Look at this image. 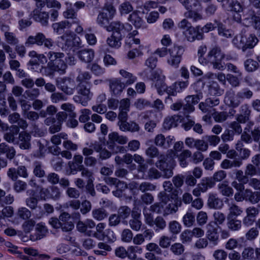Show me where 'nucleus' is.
<instances>
[{
    "label": "nucleus",
    "instance_id": "nucleus-1",
    "mask_svg": "<svg viewBox=\"0 0 260 260\" xmlns=\"http://www.w3.org/2000/svg\"><path fill=\"white\" fill-rule=\"evenodd\" d=\"M184 52V49L182 46L174 45L169 49L166 47L158 48L155 53L160 57L166 56L169 53L167 63L171 67L177 69L179 67Z\"/></svg>",
    "mask_w": 260,
    "mask_h": 260
},
{
    "label": "nucleus",
    "instance_id": "nucleus-2",
    "mask_svg": "<svg viewBox=\"0 0 260 260\" xmlns=\"http://www.w3.org/2000/svg\"><path fill=\"white\" fill-rule=\"evenodd\" d=\"M258 41L255 35L242 31L240 34L234 37L232 42L235 46L245 52L247 49L253 48Z\"/></svg>",
    "mask_w": 260,
    "mask_h": 260
},
{
    "label": "nucleus",
    "instance_id": "nucleus-3",
    "mask_svg": "<svg viewBox=\"0 0 260 260\" xmlns=\"http://www.w3.org/2000/svg\"><path fill=\"white\" fill-rule=\"evenodd\" d=\"M47 57L48 59L47 67L53 70H57L60 74H64L67 68V64L63 58L64 57V53L59 52L49 51L47 53Z\"/></svg>",
    "mask_w": 260,
    "mask_h": 260
},
{
    "label": "nucleus",
    "instance_id": "nucleus-4",
    "mask_svg": "<svg viewBox=\"0 0 260 260\" xmlns=\"http://www.w3.org/2000/svg\"><path fill=\"white\" fill-rule=\"evenodd\" d=\"M155 166L161 171V177L169 178L173 175V169L176 164L175 160L168 159V155H161L155 164Z\"/></svg>",
    "mask_w": 260,
    "mask_h": 260
},
{
    "label": "nucleus",
    "instance_id": "nucleus-5",
    "mask_svg": "<svg viewBox=\"0 0 260 260\" xmlns=\"http://www.w3.org/2000/svg\"><path fill=\"white\" fill-rule=\"evenodd\" d=\"M95 227L96 231H92L91 236L101 241L106 240L110 242L116 240V238L113 231L109 229L105 230L106 225L104 223H99Z\"/></svg>",
    "mask_w": 260,
    "mask_h": 260
},
{
    "label": "nucleus",
    "instance_id": "nucleus-6",
    "mask_svg": "<svg viewBox=\"0 0 260 260\" xmlns=\"http://www.w3.org/2000/svg\"><path fill=\"white\" fill-rule=\"evenodd\" d=\"M207 55L208 59L210 60V63L213 65L214 69L220 71L224 70V65L221 61L224 58V54L222 52L219 47H213L208 52Z\"/></svg>",
    "mask_w": 260,
    "mask_h": 260
},
{
    "label": "nucleus",
    "instance_id": "nucleus-7",
    "mask_svg": "<svg viewBox=\"0 0 260 260\" xmlns=\"http://www.w3.org/2000/svg\"><path fill=\"white\" fill-rule=\"evenodd\" d=\"M77 89L79 95L74 96L75 101L81 103L82 105H86L87 102L91 100L93 95L90 92V84H78Z\"/></svg>",
    "mask_w": 260,
    "mask_h": 260
},
{
    "label": "nucleus",
    "instance_id": "nucleus-8",
    "mask_svg": "<svg viewBox=\"0 0 260 260\" xmlns=\"http://www.w3.org/2000/svg\"><path fill=\"white\" fill-rule=\"evenodd\" d=\"M67 117V115H51L45 120V123L50 125L49 131L51 134L59 132L61 129V122Z\"/></svg>",
    "mask_w": 260,
    "mask_h": 260
},
{
    "label": "nucleus",
    "instance_id": "nucleus-9",
    "mask_svg": "<svg viewBox=\"0 0 260 260\" xmlns=\"http://www.w3.org/2000/svg\"><path fill=\"white\" fill-rule=\"evenodd\" d=\"M39 193L41 199L43 200L47 199H52L55 201L58 200L61 195L59 188L53 185L50 186L48 188L41 187Z\"/></svg>",
    "mask_w": 260,
    "mask_h": 260
},
{
    "label": "nucleus",
    "instance_id": "nucleus-10",
    "mask_svg": "<svg viewBox=\"0 0 260 260\" xmlns=\"http://www.w3.org/2000/svg\"><path fill=\"white\" fill-rule=\"evenodd\" d=\"M64 44L62 48H70L73 47H77L80 45V38L70 31L66 32L60 37Z\"/></svg>",
    "mask_w": 260,
    "mask_h": 260
},
{
    "label": "nucleus",
    "instance_id": "nucleus-11",
    "mask_svg": "<svg viewBox=\"0 0 260 260\" xmlns=\"http://www.w3.org/2000/svg\"><path fill=\"white\" fill-rule=\"evenodd\" d=\"M118 125L121 130L123 131H131L132 132H137L139 130L138 124L133 122L131 123L127 122V115H118Z\"/></svg>",
    "mask_w": 260,
    "mask_h": 260
},
{
    "label": "nucleus",
    "instance_id": "nucleus-12",
    "mask_svg": "<svg viewBox=\"0 0 260 260\" xmlns=\"http://www.w3.org/2000/svg\"><path fill=\"white\" fill-rule=\"evenodd\" d=\"M95 226V222L91 219H86L84 221H79L76 225L77 229L79 232L89 237H91L92 232L91 229L94 228Z\"/></svg>",
    "mask_w": 260,
    "mask_h": 260
},
{
    "label": "nucleus",
    "instance_id": "nucleus-13",
    "mask_svg": "<svg viewBox=\"0 0 260 260\" xmlns=\"http://www.w3.org/2000/svg\"><path fill=\"white\" fill-rule=\"evenodd\" d=\"M243 21L245 25H252L255 29L260 26V18L252 10H248L243 15Z\"/></svg>",
    "mask_w": 260,
    "mask_h": 260
},
{
    "label": "nucleus",
    "instance_id": "nucleus-14",
    "mask_svg": "<svg viewBox=\"0 0 260 260\" xmlns=\"http://www.w3.org/2000/svg\"><path fill=\"white\" fill-rule=\"evenodd\" d=\"M57 85L64 93L68 95L73 94L74 92V82L71 78L64 77L61 79L60 83Z\"/></svg>",
    "mask_w": 260,
    "mask_h": 260
},
{
    "label": "nucleus",
    "instance_id": "nucleus-15",
    "mask_svg": "<svg viewBox=\"0 0 260 260\" xmlns=\"http://www.w3.org/2000/svg\"><path fill=\"white\" fill-rule=\"evenodd\" d=\"M200 27L191 26L188 30L183 31L184 35L185 36L187 41L189 42H193L196 40H201L203 38V34L199 31Z\"/></svg>",
    "mask_w": 260,
    "mask_h": 260
},
{
    "label": "nucleus",
    "instance_id": "nucleus-16",
    "mask_svg": "<svg viewBox=\"0 0 260 260\" xmlns=\"http://www.w3.org/2000/svg\"><path fill=\"white\" fill-rule=\"evenodd\" d=\"M206 238L213 245H217L219 241V236L217 229L214 226V223L210 222L206 225Z\"/></svg>",
    "mask_w": 260,
    "mask_h": 260
},
{
    "label": "nucleus",
    "instance_id": "nucleus-17",
    "mask_svg": "<svg viewBox=\"0 0 260 260\" xmlns=\"http://www.w3.org/2000/svg\"><path fill=\"white\" fill-rule=\"evenodd\" d=\"M109 86L112 94L117 96L122 93L126 86L120 80L115 79L110 81Z\"/></svg>",
    "mask_w": 260,
    "mask_h": 260
},
{
    "label": "nucleus",
    "instance_id": "nucleus-18",
    "mask_svg": "<svg viewBox=\"0 0 260 260\" xmlns=\"http://www.w3.org/2000/svg\"><path fill=\"white\" fill-rule=\"evenodd\" d=\"M182 205L181 200H175L173 202H168L164 206V216H166L170 214L175 213L178 209V207Z\"/></svg>",
    "mask_w": 260,
    "mask_h": 260
},
{
    "label": "nucleus",
    "instance_id": "nucleus-19",
    "mask_svg": "<svg viewBox=\"0 0 260 260\" xmlns=\"http://www.w3.org/2000/svg\"><path fill=\"white\" fill-rule=\"evenodd\" d=\"M83 157L81 155H75L73 160L69 162L68 165L71 171L74 173V172H77L84 167L83 165Z\"/></svg>",
    "mask_w": 260,
    "mask_h": 260
},
{
    "label": "nucleus",
    "instance_id": "nucleus-20",
    "mask_svg": "<svg viewBox=\"0 0 260 260\" xmlns=\"http://www.w3.org/2000/svg\"><path fill=\"white\" fill-rule=\"evenodd\" d=\"M207 205L210 209H219L222 207L223 202L216 194L212 193L209 194Z\"/></svg>",
    "mask_w": 260,
    "mask_h": 260
},
{
    "label": "nucleus",
    "instance_id": "nucleus-21",
    "mask_svg": "<svg viewBox=\"0 0 260 260\" xmlns=\"http://www.w3.org/2000/svg\"><path fill=\"white\" fill-rule=\"evenodd\" d=\"M108 138L109 141L108 142V143L110 148L113 146L115 142H117L119 144H125L128 141V139L126 137L120 136L116 132L109 134Z\"/></svg>",
    "mask_w": 260,
    "mask_h": 260
},
{
    "label": "nucleus",
    "instance_id": "nucleus-22",
    "mask_svg": "<svg viewBox=\"0 0 260 260\" xmlns=\"http://www.w3.org/2000/svg\"><path fill=\"white\" fill-rule=\"evenodd\" d=\"M48 233V230L46 227L42 223H38L35 228V233L30 236V239L32 241L40 240L46 236Z\"/></svg>",
    "mask_w": 260,
    "mask_h": 260
},
{
    "label": "nucleus",
    "instance_id": "nucleus-23",
    "mask_svg": "<svg viewBox=\"0 0 260 260\" xmlns=\"http://www.w3.org/2000/svg\"><path fill=\"white\" fill-rule=\"evenodd\" d=\"M179 120V123H182V126L185 131L189 130L194 124L195 122L192 120L189 115H175Z\"/></svg>",
    "mask_w": 260,
    "mask_h": 260
},
{
    "label": "nucleus",
    "instance_id": "nucleus-24",
    "mask_svg": "<svg viewBox=\"0 0 260 260\" xmlns=\"http://www.w3.org/2000/svg\"><path fill=\"white\" fill-rule=\"evenodd\" d=\"M19 145L22 149H28L30 147V135L25 132H22L19 134Z\"/></svg>",
    "mask_w": 260,
    "mask_h": 260
},
{
    "label": "nucleus",
    "instance_id": "nucleus-25",
    "mask_svg": "<svg viewBox=\"0 0 260 260\" xmlns=\"http://www.w3.org/2000/svg\"><path fill=\"white\" fill-rule=\"evenodd\" d=\"M45 35L42 32H38L36 36H30L28 37L25 44L26 46L37 44L38 46L43 45L44 40L45 38Z\"/></svg>",
    "mask_w": 260,
    "mask_h": 260
},
{
    "label": "nucleus",
    "instance_id": "nucleus-26",
    "mask_svg": "<svg viewBox=\"0 0 260 260\" xmlns=\"http://www.w3.org/2000/svg\"><path fill=\"white\" fill-rule=\"evenodd\" d=\"M33 13V18L36 21L41 23L43 26L48 25L49 14L47 12L34 11Z\"/></svg>",
    "mask_w": 260,
    "mask_h": 260
},
{
    "label": "nucleus",
    "instance_id": "nucleus-27",
    "mask_svg": "<svg viewBox=\"0 0 260 260\" xmlns=\"http://www.w3.org/2000/svg\"><path fill=\"white\" fill-rule=\"evenodd\" d=\"M225 103L232 107H236L238 106L239 101L235 95V91L232 89H230L226 91L224 98Z\"/></svg>",
    "mask_w": 260,
    "mask_h": 260
},
{
    "label": "nucleus",
    "instance_id": "nucleus-28",
    "mask_svg": "<svg viewBox=\"0 0 260 260\" xmlns=\"http://www.w3.org/2000/svg\"><path fill=\"white\" fill-rule=\"evenodd\" d=\"M19 128L17 125L10 126L9 132L5 133L4 139L8 143H14L15 141V136L19 133Z\"/></svg>",
    "mask_w": 260,
    "mask_h": 260
},
{
    "label": "nucleus",
    "instance_id": "nucleus-29",
    "mask_svg": "<svg viewBox=\"0 0 260 260\" xmlns=\"http://www.w3.org/2000/svg\"><path fill=\"white\" fill-rule=\"evenodd\" d=\"M102 145L98 142L91 143L88 147H84L82 150L83 154L86 157L92 155L94 150L96 152H99L101 150Z\"/></svg>",
    "mask_w": 260,
    "mask_h": 260
},
{
    "label": "nucleus",
    "instance_id": "nucleus-30",
    "mask_svg": "<svg viewBox=\"0 0 260 260\" xmlns=\"http://www.w3.org/2000/svg\"><path fill=\"white\" fill-rule=\"evenodd\" d=\"M79 58L85 62H89L92 60L94 56L92 49H83L78 52Z\"/></svg>",
    "mask_w": 260,
    "mask_h": 260
},
{
    "label": "nucleus",
    "instance_id": "nucleus-31",
    "mask_svg": "<svg viewBox=\"0 0 260 260\" xmlns=\"http://www.w3.org/2000/svg\"><path fill=\"white\" fill-rule=\"evenodd\" d=\"M242 164V161L239 158H236L233 160L225 159L221 162L220 166L223 169H229L232 168L240 167Z\"/></svg>",
    "mask_w": 260,
    "mask_h": 260
},
{
    "label": "nucleus",
    "instance_id": "nucleus-32",
    "mask_svg": "<svg viewBox=\"0 0 260 260\" xmlns=\"http://www.w3.org/2000/svg\"><path fill=\"white\" fill-rule=\"evenodd\" d=\"M71 25V22L69 20H65L53 23L52 27L54 32L60 35L62 33L64 29L70 27Z\"/></svg>",
    "mask_w": 260,
    "mask_h": 260
},
{
    "label": "nucleus",
    "instance_id": "nucleus-33",
    "mask_svg": "<svg viewBox=\"0 0 260 260\" xmlns=\"http://www.w3.org/2000/svg\"><path fill=\"white\" fill-rule=\"evenodd\" d=\"M229 212L228 215V218H233L238 217L242 213V209L233 202L228 203Z\"/></svg>",
    "mask_w": 260,
    "mask_h": 260
},
{
    "label": "nucleus",
    "instance_id": "nucleus-34",
    "mask_svg": "<svg viewBox=\"0 0 260 260\" xmlns=\"http://www.w3.org/2000/svg\"><path fill=\"white\" fill-rule=\"evenodd\" d=\"M215 184L212 178L206 177L203 178L197 185L202 192H205L208 188L213 187Z\"/></svg>",
    "mask_w": 260,
    "mask_h": 260
},
{
    "label": "nucleus",
    "instance_id": "nucleus-35",
    "mask_svg": "<svg viewBox=\"0 0 260 260\" xmlns=\"http://www.w3.org/2000/svg\"><path fill=\"white\" fill-rule=\"evenodd\" d=\"M128 20L136 28L141 27L143 24V20L139 16V13L137 11H134L131 14L128 16Z\"/></svg>",
    "mask_w": 260,
    "mask_h": 260
},
{
    "label": "nucleus",
    "instance_id": "nucleus-36",
    "mask_svg": "<svg viewBox=\"0 0 260 260\" xmlns=\"http://www.w3.org/2000/svg\"><path fill=\"white\" fill-rule=\"evenodd\" d=\"M218 189L219 192L223 196L230 197L233 196L234 190L232 187L230 186L225 182H222L218 185Z\"/></svg>",
    "mask_w": 260,
    "mask_h": 260
},
{
    "label": "nucleus",
    "instance_id": "nucleus-37",
    "mask_svg": "<svg viewBox=\"0 0 260 260\" xmlns=\"http://www.w3.org/2000/svg\"><path fill=\"white\" fill-rule=\"evenodd\" d=\"M227 226L232 231H237L242 227V221L240 220L234 218H228Z\"/></svg>",
    "mask_w": 260,
    "mask_h": 260
},
{
    "label": "nucleus",
    "instance_id": "nucleus-38",
    "mask_svg": "<svg viewBox=\"0 0 260 260\" xmlns=\"http://www.w3.org/2000/svg\"><path fill=\"white\" fill-rule=\"evenodd\" d=\"M19 115H9L8 119L12 123H17L18 127L22 129H25L27 127V124L25 120L20 118Z\"/></svg>",
    "mask_w": 260,
    "mask_h": 260
},
{
    "label": "nucleus",
    "instance_id": "nucleus-39",
    "mask_svg": "<svg viewBox=\"0 0 260 260\" xmlns=\"http://www.w3.org/2000/svg\"><path fill=\"white\" fill-rule=\"evenodd\" d=\"M119 74L126 80L124 83L126 86L131 85L137 81V78L135 76L124 70H120Z\"/></svg>",
    "mask_w": 260,
    "mask_h": 260
},
{
    "label": "nucleus",
    "instance_id": "nucleus-40",
    "mask_svg": "<svg viewBox=\"0 0 260 260\" xmlns=\"http://www.w3.org/2000/svg\"><path fill=\"white\" fill-rule=\"evenodd\" d=\"M33 173L34 175L39 178H42L45 175V171L41 162L35 161L33 163Z\"/></svg>",
    "mask_w": 260,
    "mask_h": 260
},
{
    "label": "nucleus",
    "instance_id": "nucleus-41",
    "mask_svg": "<svg viewBox=\"0 0 260 260\" xmlns=\"http://www.w3.org/2000/svg\"><path fill=\"white\" fill-rule=\"evenodd\" d=\"M217 23V27L218 33L219 36L224 38H231L234 34L232 30L226 29L225 26L221 23L216 22Z\"/></svg>",
    "mask_w": 260,
    "mask_h": 260
},
{
    "label": "nucleus",
    "instance_id": "nucleus-42",
    "mask_svg": "<svg viewBox=\"0 0 260 260\" xmlns=\"http://www.w3.org/2000/svg\"><path fill=\"white\" fill-rule=\"evenodd\" d=\"M98 248L99 249L94 250V252L96 255L105 256L107 254L108 251H110L112 249L111 246L104 242H99L98 244Z\"/></svg>",
    "mask_w": 260,
    "mask_h": 260
},
{
    "label": "nucleus",
    "instance_id": "nucleus-43",
    "mask_svg": "<svg viewBox=\"0 0 260 260\" xmlns=\"http://www.w3.org/2000/svg\"><path fill=\"white\" fill-rule=\"evenodd\" d=\"M149 72L151 73L150 75H148V71L147 70H145L144 73L147 75V78L151 80H158L161 79H165V76L162 74V72L160 70L153 71L150 70Z\"/></svg>",
    "mask_w": 260,
    "mask_h": 260
},
{
    "label": "nucleus",
    "instance_id": "nucleus-44",
    "mask_svg": "<svg viewBox=\"0 0 260 260\" xmlns=\"http://www.w3.org/2000/svg\"><path fill=\"white\" fill-rule=\"evenodd\" d=\"M175 115L168 116L164 122V127L166 129H169L172 127H176L179 124V120L176 118Z\"/></svg>",
    "mask_w": 260,
    "mask_h": 260
},
{
    "label": "nucleus",
    "instance_id": "nucleus-45",
    "mask_svg": "<svg viewBox=\"0 0 260 260\" xmlns=\"http://www.w3.org/2000/svg\"><path fill=\"white\" fill-rule=\"evenodd\" d=\"M184 16L186 18H189L192 22H196L203 19L202 15L194 10H189L184 13Z\"/></svg>",
    "mask_w": 260,
    "mask_h": 260
},
{
    "label": "nucleus",
    "instance_id": "nucleus-46",
    "mask_svg": "<svg viewBox=\"0 0 260 260\" xmlns=\"http://www.w3.org/2000/svg\"><path fill=\"white\" fill-rule=\"evenodd\" d=\"M146 155L150 158H157V160H159V158L161 155H165L164 154H159V151L157 148L153 145L150 146L145 150ZM167 155H168V154Z\"/></svg>",
    "mask_w": 260,
    "mask_h": 260
},
{
    "label": "nucleus",
    "instance_id": "nucleus-47",
    "mask_svg": "<svg viewBox=\"0 0 260 260\" xmlns=\"http://www.w3.org/2000/svg\"><path fill=\"white\" fill-rule=\"evenodd\" d=\"M111 19L108 16V13L105 11L100 12L97 17L96 22L99 25L101 26H106L109 22V20Z\"/></svg>",
    "mask_w": 260,
    "mask_h": 260
},
{
    "label": "nucleus",
    "instance_id": "nucleus-48",
    "mask_svg": "<svg viewBox=\"0 0 260 260\" xmlns=\"http://www.w3.org/2000/svg\"><path fill=\"white\" fill-rule=\"evenodd\" d=\"M209 92L211 95L219 96L223 93V90L220 88L217 82H213L209 86Z\"/></svg>",
    "mask_w": 260,
    "mask_h": 260
},
{
    "label": "nucleus",
    "instance_id": "nucleus-49",
    "mask_svg": "<svg viewBox=\"0 0 260 260\" xmlns=\"http://www.w3.org/2000/svg\"><path fill=\"white\" fill-rule=\"evenodd\" d=\"M195 222L194 214L190 211L184 215L183 217V222L186 227L191 226Z\"/></svg>",
    "mask_w": 260,
    "mask_h": 260
},
{
    "label": "nucleus",
    "instance_id": "nucleus-50",
    "mask_svg": "<svg viewBox=\"0 0 260 260\" xmlns=\"http://www.w3.org/2000/svg\"><path fill=\"white\" fill-rule=\"evenodd\" d=\"M92 215L93 218L99 221L104 219L108 216L106 211L103 208L93 210Z\"/></svg>",
    "mask_w": 260,
    "mask_h": 260
},
{
    "label": "nucleus",
    "instance_id": "nucleus-51",
    "mask_svg": "<svg viewBox=\"0 0 260 260\" xmlns=\"http://www.w3.org/2000/svg\"><path fill=\"white\" fill-rule=\"evenodd\" d=\"M24 94L26 99L34 100L39 97L40 94V90L38 88H31L25 90Z\"/></svg>",
    "mask_w": 260,
    "mask_h": 260
},
{
    "label": "nucleus",
    "instance_id": "nucleus-52",
    "mask_svg": "<svg viewBox=\"0 0 260 260\" xmlns=\"http://www.w3.org/2000/svg\"><path fill=\"white\" fill-rule=\"evenodd\" d=\"M24 251L26 254L29 255V256H37L38 258L39 259H48L50 257L49 255L46 254H39L37 250L32 248H24Z\"/></svg>",
    "mask_w": 260,
    "mask_h": 260
},
{
    "label": "nucleus",
    "instance_id": "nucleus-53",
    "mask_svg": "<svg viewBox=\"0 0 260 260\" xmlns=\"http://www.w3.org/2000/svg\"><path fill=\"white\" fill-rule=\"evenodd\" d=\"M91 76L87 72H80L76 78L78 84H90L88 81L90 79Z\"/></svg>",
    "mask_w": 260,
    "mask_h": 260
},
{
    "label": "nucleus",
    "instance_id": "nucleus-54",
    "mask_svg": "<svg viewBox=\"0 0 260 260\" xmlns=\"http://www.w3.org/2000/svg\"><path fill=\"white\" fill-rule=\"evenodd\" d=\"M119 109L120 110L119 114H127V113L129 111L130 108V100L128 99H123L119 102Z\"/></svg>",
    "mask_w": 260,
    "mask_h": 260
},
{
    "label": "nucleus",
    "instance_id": "nucleus-55",
    "mask_svg": "<svg viewBox=\"0 0 260 260\" xmlns=\"http://www.w3.org/2000/svg\"><path fill=\"white\" fill-rule=\"evenodd\" d=\"M244 67L248 72H253L258 67V62L252 59L249 58L244 61Z\"/></svg>",
    "mask_w": 260,
    "mask_h": 260
},
{
    "label": "nucleus",
    "instance_id": "nucleus-56",
    "mask_svg": "<svg viewBox=\"0 0 260 260\" xmlns=\"http://www.w3.org/2000/svg\"><path fill=\"white\" fill-rule=\"evenodd\" d=\"M156 186L149 182H142L140 183V191L143 193L155 190Z\"/></svg>",
    "mask_w": 260,
    "mask_h": 260
},
{
    "label": "nucleus",
    "instance_id": "nucleus-57",
    "mask_svg": "<svg viewBox=\"0 0 260 260\" xmlns=\"http://www.w3.org/2000/svg\"><path fill=\"white\" fill-rule=\"evenodd\" d=\"M121 35L116 36L113 34L112 36L107 40L108 45L111 47H118L120 46Z\"/></svg>",
    "mask_w": 260,
    "mask_h": 260
},
{
    "label": "nucleus",
    "instance_id": "nucleus-58",
    "mask_svg": "<svg viewBox=\"0 0 260 260\" xmlns=\"http://www.w3.org/2000/svg\"><path fill=\"white\" fill-rule=\"evenodd\" d=\"M203 95L202 92L199 91L196 94L189 95L186 96L185 101L186 102H190L192 104L196 105L199 101L202 99Z\"/></svg>",
    "mask_w": 260,
    "mask_h": 260
},
{
    "label": "nucleus",
    "instance_id": "nucleus-59",
    "mask_svg": "<svg viewBox=\"0 0 260 260\" xmlns=\"http://www.w3.org/2000/svg\"><path fill=\"white\" fill-rule=\"evenodd\" d=\"M164 80L165 79H161L156 80L154 83V86L158 93L160 95H162L166 90L168 93L170 91L168 89H167V86L164 82Z\"/></svg>",
    "mask_w": 260,
    "mask_h": 260
},
{
    "label": "nucleus",
    "instance_id": "nucleus-60",
    "mask_svg": "<svg viewBox=\"0 0 260 260\" xmlns=\"http://www.w3.org/2000/svg\"><path fill=\"white\" fill-rule=\"evenodd\" d=\"M63 16L67 19H72L71 24L78 23L79 22V19L77 18L76 13L73 9H67L63 12Z\"/></svg>",
    "mask_w": 260,
    "mask_h": 260
},
{
    "label": "nucleus",
    "instance_id": "nucleus-61",
    "mask_svg": "<svg viewBox=\"0 0 260 260\" xmlns=\"http://www.w3.org/2000/svg\"><path fill=\"white\" fill-rule=\"evenodd\" d=\"M131 209L127 206H122L119 207L118 210V215L119 217L125 219L127 218L131 214Z\"/></svg>",
    "mask_w": 260,
    "mask_h": 260
},
{
    "label": "nucleus",
    "instance_id": "nucleus-62",
    "mask_svg": "<svg viewBox=\"0 0 260 260\" xmlns=\"http://www.w3.org/2000/svg\"><path fill=\"white\" fill-rule=\"evenodd\" d=\"M109 27L113 31V34L117 33L118 35H120L121 32H123V23L120 21H113L111 23Z\"/></svg>",
    "mask_w": 260,
    "mask_h": 260
},
{
    "label": "nucleus",
    "instance_id": "nucleus-63",
    "mask_svg": "<svg viewBox=\"0 0 260 260\" xmlns=\"http://www.w3.org/2000/svg\"><path fill=\"white\" fill-rule=\"evenodd\" d=\"M229 6L231 8V10L237 13L243 12L244 9L243 3H240L237 0H233L230 3Z\"/></svg>",
    "mask_w": 260,
    "mask_h": 260
},
{
    "label": "nucleus",
    "instance_id": "nucleus-64",
    "mask_svg": "<svg viewBox=\"0 0 260 260\" xmlns=\"http://www.w3.org/2000/svg\"><path fill=\"white\" fill-rule=\"evenodd\" d=\"M25 202L27 207L31 210H35L38 207V199L32 196L26 198Z\"/></svg>",
    "mask_w": 260,
    "mask_h": 260
}]
</instances>
